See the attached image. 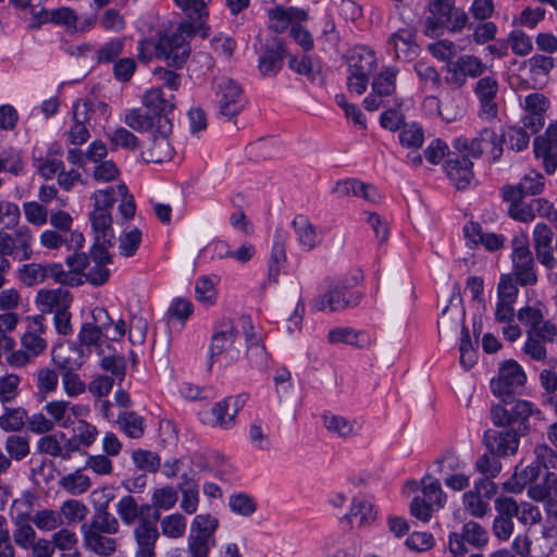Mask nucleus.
<instances>
[{"mask_svg": "<svg viewBox=\"0 0 557 557\" xmlns=\"http://www.w3.org/2000/svg\"><path fill=\"white\" fill-rule=\"evenodd\" d=\"M195 23H182L173 33L160 37L156 45L158 57L163 58L169 65L182 67L190 55L189 40L198 33L206 37L207 29L201 20Z\"/></svg>", "mask_w": 557, "mask_h": 557, "instance_id": "obj_1", "label": "nucleus"}, {"mask_svg": "<svg viewBox=\"0 0 557 557\" xmlns=\"http://www.w3.org/2000/svg\"><path fill=\"white\" fill-rule=\"evenodd\" d=\"M376 69L375 53L366 47L355 48L348 58V88L361 95L366 91L369 77Z\"/></svg>", "mask_w": 557, "mask_h": 557, "instance_id": "obj_2", "label": "nucleus"}, {"mask_svg": "<svg viewBox=\"0 0 557 557\" xmlns=\"http://www.w3.org/2000/svg\"><path fill=\"white\" fill-rule=\"evenodd\" d=\"M212 87L221 114L233 117L242 111L245 104L244 90L236 81L224 75L216 76Z\"/></svg>", "mask_w": 557, "mask_h": 557, "instance_id": "obj_3", "label": "nucleus"}, {"mask_svg": "<svg viewBox=\"0 0 557 557\" xmlns=\"http://www.w3.org/2000/svg\"><path fill=\"white\" fill-rule=\"evenodd\" d=\"M171 133V119L161 116L158 120V125L152 132L151 138L141 151V157L145 162L162 163L172 159L173 148L168 140Z\"/></svg>", "mask_w": 557, "mask_h": 557, "instance_id": "obj_4", "label": "nucleus"}, {"mask_svg": "<svg viewBox=\"0 0 557 557\" xmlns=\"http://www.w3.org/2000/svg\"><path fill=\"white\" fill-rule=\"evenodd\" d=\"M486 71L482 60L473 54H463L445 66V82L451 88H461L467 83V77H481Z\"/></svg>", "mask_w": 557, "mask_h": 557, "instance_id": "obj_5", "label": "nucleus"}, {"mask_svg": "<svg viewBox=\"0 0 557 557\" xmlns=\"http://www.w3.org/2000/svg\"><path fill=\"white\" fill-rule=\"evenodd\" d=\"M462 322L463 313L460 312L458 308H455V311L453 312V310L446 307L440 317L438 327L440 333H449L450 331H456L461 326L462 337L459 347L460 364L465 369H470L476 361V354L471 344L469 332L466 326L462 325Z\"/></svg>", "mask_w": 557, "mask_h": 557, "instance_id": "obj_6", "label": "nucleus"}, {"mask_svg": "<svg viewBox=\"0 0 557 557\" xmlns=\"http://www.w3.org/2000/svg\"><path fill=\"white\" fill-rule=\"evenodd\" d=\"M160 512L153 511L151 520L143 521L133 528V557H157V543L160 539L158 521Z\"/></svg>", "mask_w": 557, "mask_h": 557, "instance_id": "obj_7", "label": "nucleus"}, {"mask_svg": "<svg viewBox=\"0 0 557 557\" xmlns=\"http://www.w3.org/2000/svg\"><path fill=\"white\" fill-rule=\"evenodd\" d=\"M237 335L238 331L232 321L223 322L219 325L211 339V362H219L227 367L235 361V354L232 350V346Z\"/></svg>", "mask_w": 557, "mask_h": 557, "instance_id": "obj_8", "label": "nucleus"}, {"mask_svg": "<svg viewBox=\"0 0 557 557\" xmlns=\"http://www.w3.org/2000/svg\"><path fill=\"white\" fill-rule=\"evenodd\" d=\"M359 296H355L348 288L339 285L331 286L324 294L315 296L310 304L312 312H339L350 306L357 305Z\"/></svg>", "mask_w": 557, "mask_h": 557, "instance_id": "obj_9", "label": "nucleus"}, {"mask_svg": "<svg viewBox=\"0 0 557 557\" xmlns=\"http://www.w3.org/2000/svg\"><path fill=\"white\" fill-rule=\"evenodd\" d=\"M499 84L495 75L481 76L474 86V95L480 102L479 116L484 121H493L498 115L496 98Z\"/></svg>", "mask_w": 557, "mask_h": 557, "instance_id": "obj_10", "label": "nucleus"}, {"mask_svg": "<svg viewBox=\"0 0 557 557\" xmlns=\"http://www.w3.org/2000/svg\"><path fill=\"white\" fill-rule=\"evenodd\" d=\"M517 318L528 327L527 334H531L543 342H554L557 335V329L553 323L544 320L540 309L525 306L518 310Z\"/></svg>", "mask_w": 557, "mask_h": 557, "instance_id": "obj_11", "label": "nucleus"}, {"mask_svg": "<svg viewBox=\"0 0 557 557\" xmlns=\"http://www.w3.org/2000/svg\"><path fill=\"white\" fill-rule=\"evenodd\" d=\"M525 382V374L516 361L505 362L498 373V377L492 380L491 387L496 396L502 398L510 396Z\"/></svg>", "mask_w": 557, "mask_h": 557, "instance_id": "obj_12", "label": "nucleus"}, {"mask_svg": "<svg viewBox=\"0 0 557 557\" xmlns=\"http://www.w3.org/2000/svg\"><path fill=\"white\" fill-rule=\"evenodd\" d=\"M397 74V69L386 67L374 77L372 83V94H370L363 101L367 110L375 111L384 106L383 98L391 96L396 89Z\"/></svg>", "mask_w": 557, "mask_h": 557, "instance_id": "obj_13", "label": "nucleus"}, {"mask_svg": "<svg viewBox=\"0 0 557 557\" xmlns=\"http://www.w3.org/2000/svg\"><path fill=\"white\" fill-rule=\"evenodd\" d=\"M534 153L542 160L546 173L552 174L557 168V123L550 124L545 133L534 140Z\"/></svg>", "mask_w": 557, "mask_h": 557, "instance_id": "obj_14", "label": "nucleus"}, {"mask_svg": "<svg viewBox=\"0 0 557 557\" xmlns=\"http://www.w3.org/2000/svg\"><path fill=\"white\" fill-rule=\"evenodd\" d=\"M499 138L497 134L491 128H484L480 132L478 137L472 139H468L465 137H458L454 140V148L467 156L469 159L478 158L482 154L483 150L488 146H493L494 150H497L500 153L502 149L499 147Z\"/></svg>", "mask_w": 557, "mask_h": 557, "instance_id": "obj_15", "label": "nucleus"}, {"mask_svg": "<svg viewBox=\"0 0 557 557\" xmlns=\"http://www.w3.org/2000/svg\"><path fill=\"white\" fill-rule=\"evenodd\" d=\"M151 505H140L132 495L121 497L115 505L116 515L126 527H135L136 524L143 523V521L151 520Z\"/></svg>", "mask_w": 557, "mask_h": 557, "instance_id": "obj_16", "label": "nucleus"}, {"mask_svg": "<svg viewBox=\"0 0 557 557\" xmlns=\"http://www.w3.org/2000/svg\"><path fill=\"white\" fill-rule=\"evenodd\" d=\"M91 108L86 100H78L73 106L72 119L73 125L65 133L69 144L79 146L85 144L89 138V131L86 123L90 120Z\"/></svg>", "mask_w": 557, "mask_h": 557, "instance_id": "obj_17", "label": "nucleus"}, {"mask_svg": "<svg viewBox=\"0 0 557 557\" xmlns=\"http://www.w3.org/2000/svg\"><path fill=\"white\" fill-rule=\"evenodd\" d=\"M525 115L523 126L531 133H537L544 125V114L549 108L548 99L540 92H532L524 98L523 104Z\"/></svg>", "mask_w": 557, "mask_h": 557, "instance_id": "obj_18", "label": "nucleus"}, {"mask_svg": "<svg viewBox=\"0 0 557 557\" xmlns=\"http://www.w3.org/2000/svg\"><path fill=\"white\" fill-rule=\"evenodd\" d=\"M72 301L71 293L62 287L39 289L35 299L40 312L53 314L70 309Z\"/></svg>", "mask_w": 557, "mask_h": 557, "instance_id": "obj_19", "label": "nucleus"}, {"mask_svg": "<svg viewBox=\"0 0 557 557\" xmlns=\"http://www.w3.org/2000/svg\"><path fill=\"white\" fill-rule=\"evenodd\" d=\"M110 262L111 256L107 248L103 245H95L91 250L89 265L84 272L86 281L95 286L103 285L110 276V271L106 267Z\"/></svg>", "mask_w": 557, "mask_h": 557, "instance_id": "obj_20", "label": "nucleus"}, {"mask_svg": "<svg viewBox=\"0 0 557 557\" xmlns=\"http://www.w3.org/2000/svg\"><path fill=\"white\" fill-rule=\"evenodd\" d=\"M506 200L511 202L508 209L509 215L517 221L530 223L536 215L542 218L547 215L548 201L543 198H535L529 202L522 201V197Z\"/></svg>", "mask_w": 557, "mask_h": 557, "instance_id": "obj_21", "label": "nucleus"}, {"mask_svg": "<svg viewBox=\"0 0 557 557\" xmlns=\"http://www.w3.org/2000/svg\"><path fill=\"white\" fill-rule=\"evenodd\" d=\"M472 166L473 163L467 156L454 153L446 160L444 170L456 188L465 189L473 180Z\"/></svg>", "mask_w": 557, "mask_h": 557, "instance_id": "obj_22", "label": "nucleus"}, {"mask_svg": "<svg viewBox=\"0 0 557 557\" xmlns=\"http://www.w3.org/2000/svg\"><path fill=\"white\" fill-rule=\"evenodd\" d=\"M395 57L399 60L412 61L419 54L420 48L416 40V32L411 27H404L389 36Z\"/></svg>", "mask_w": 557, "mask_h": 557, "instance_id": "obj_23", "label": "nucleus"}, {"mask_svg": "<svg viewBox=\"0 0 557 557\" xmlns=\"http://www.w3.org/2000/svg\"><path fill=\"white\" fill-rule=\"evenodd\" d=\"M39 242L46 249L58 250L65 245L67 250L76 251L83 249L85 237L78 231L63 234L55 230H46L40 234Z\"/></svg>", "mask_w": 557, "mask_h": 557, "instance_id": "obj_24", "label": "nucleus"}, {"mask_svg": "<svg viewBox=\"0 0 557 557\" xmlns=\"http://www.w3.org/2000/svg\"><path fill=\"white\" fill-rule=\"evenodd\" d=\"M512 274L516 281L522 285H533L537 282L534 271V260L530 250L520 249L517 253H512Z\"/></svg>", "mask_w": 557, "mask_h": 557, "instance_id": "obj_25", "label": "nucleus"}, {"mask_svg": "<svg viewBox=\"0 0 557 557\" xmlns=\"http://www.w3.org/2000/svg\"><path fill=\"white\" fill-rule=\"evenodd\" d=\"M299 247L305 251L314 250L322 242L319 230L308 218L304 215L296 216L292 222Z\"/></svg>", "mask_w": 557, "mask_h": 557, "instance_id": "obj_26", "label": "nucleus"}, {"mask_svg": "<svg viewBox=\"0 0 557 557\" xmlns=\"http://www.w3.org/2000/svg\"><path fill=\"white\" fill-rule=\"evenodd\" d=\"M333 193L339 197H361L370 203H376L381 199L379 193L372 185L366 184L355 178L337 182L333 187Z\"/></svg>", "mask_w": 557, "mask_h": 557, "instance_id": "obj_27", "label": "nucleus"}, {"mask_svg": "<svg viewBox=\"0 0 557 557\" xmlns=\"http://www.w3.org/2000/svg\"><path fill=\"white\" fill-rule=\"evenodd\" d=\"M485 440L491 451L497 456L513 455L519 447V435L517 431L503 430L498 432H487Z\"/></svg>", "mask_w": 557, "mask_h": 557, "instance_id": "obj_28", "label": "nucleus"}, {"mask_svg": "<svg viewBox=\"0 0 557 557\" xmlns=\"http://www.w3.org/2000/svg\"><path fill=\"white\" fill-rule=\"evenodd\" d=\"M327 341L332 345L346 344L359 349L369 348L372 345L371 336L364 331L351 327H334L327 332Z\"/></svg>", "mask_w": 557, "mask_h": 557, "instance_id": "obj_29", "label": "nucleus"}, {"mask_svg": "<svg viewBox=\"0 0 557 557\" xmlns=\"http://www.w3.org/2000/svg\"><path fill=\"white\" fill-rule=\"evenodd\" d=\"M545 182L542 174L536 171H529L517 186H507L503 190L504 199H516L525 195L542 193Z\"/></svg>", "mask_w": 557, "mask_h": 557, "instance_id": "obj_30", "label": "nucleus"}, {"mask_svg": "<svg viewBox=\"0 0 557 557\" xmlns=\"http://www.w3.org/2000/svg\"><path fill=\"white\" fill-rule=\"evenodd\" d=\"M45 410L50 420L53 421V426L58 425L65 429L74 423L78 416L79 406L66 400H52L45 405Z\"/></svg>", "mask_w": 557, "mask_h": 557, "instance_id": "obj_31", "label": "nucleus"}, {"mask_svg": "<svg viewBox=\"0 0 557 557\" xmlns=\"http://www.w3.org/2000/svg\"><path fill=\"white\" fill-rule=\"evenodd\" d=\"M91 319L102 327L103 336L113 342L121 341L127 331L124 320L114 322L104 308L97 307L91 311Z\"/></svg>", "mask_w": 557, "mask_h": 557, "instance_id": "obj_32", "label": "nucleus"}, {"mask_svg": "<svg viewBox=\"0 0 557 557\" xmlns=\"http://www.w3.org/2000/svg\"><path fill=\"white\" fill-rule=\"evenodd\" d=\"M85 546L100 556H110L116 549V540L108 536L109 534L82 527Z\"/></svg>", "mask_w": 557, "mask_h": 557, "instance_id": "obj_33", "label": "nucleus"}, {"mask_svg": "<svg viewBox=\"0 0 557 557\" xmlns=\"http://www.w3.org/2000/svg\"><path fill=\"white\" fill-rule=\"evenodd\" d=\"M466 238L473 245L481 244L488 251H496L504 246L505 238L494 233H483L479 223L470 222L465 228Z\"/></svg>", "mask_w": 557, "mask_h": 557, "instance_id": "obj_34", "label": "nucleus"}, {"mask_svg": "<svg viewBox=\"0 0 557 557\" xmlns=\"http://www.w3.org/2000/svg\"><path fill=\"white\" fill-rule=\"evenodd\" d=\"M322 419L324 428L341 438H350L359 433L360 426L356 420L333 413H325Z\"/></svg>", "mask_w": 557, "mask_h": 557, "instance_id": "obj_35", "label": "nucleus"}, {"mask_svg": "<svg viewBox=\"0 0 557 557\" xmlns=\"http://www.w3.org/2000/svg\"><path fill=\"white\" fill-rule=\"evenodd\" d=\"M44 319L40 315L34 318L33 323L35 326L34 331L26 332L22 338V347L33 357L37 358L47 349V342L41 337V333H45L46 326Z\"/></svg>", "mask_w": 557, "mask_h": 557, "instance_id": "obj_36", "label": "nucleus"}, {"mask_svg": "<svg viewBox=\"0 0 557 557\" xmlns=\"http://www.w3.org/2000/svg\"><path fill=\"white\" fill-rule=\"evenodd\" d=\"M541 467L537 463H532L523 469L516 468L511 478L503 483V488L510 493H520L528 484L539 479Z\"/></svg>", "mask_w": 557, "mask_h": 557, "instance_id": "obj_37", "label": "nucleus"}, {"mask_svg": "<svg viewBox=\"0 0 557 557\" xmlns=\"http://www.w3.org/2000/svg\"><path fill=\"white\" fill-rule=\"evenodd\" d=\"M143 103L148 110H150L152 113L157 115V125L158 120L161 116L169 117V113H171L175 107L173 102V97H171L170 99L164 98V95L160 88L149 89L144 96Z\"/></svg>", "mask_w": 557, "mask_h": 557, "instance_id": "obj_38", "label": "nucleus"}, {"mask_svg": "<svg viewBox=\"0 0 557 557\" xmlns=\"http://www.w3.org/2000/svg\"><path fill=\"white\" fill-rule=\"evenodd\" d=\"M52 360L62 369V386L69 397H76L86 391V384L82 381L79 375L74 371L66 361L57 359L54 351L52 352Z\"/></svg>", "mask_w": 557, "mask_h": 557, "instance_id": "obj_39", "label": "nucleus"}, {"mask_svg": "<svg viewBox=\"0 0 557 557\" xmlns=\"http://www.w3.org/2000/svg\"><path fill=\"white\" fill-rule=\"evenodd\" d=\"M14 258L18 261L29 260L33 256L32 243L34 239L33 232L27 225L18 226L11 234Z\"/></svg>", "mask_w": 557, "mask_h": 557, "instance_id": "obj_40", "label": "nucleus"}, {"mask_svg": "<svg viewBox=\"0 0 557 557\" xmlns=\"http://www.w3.org/2000/svg\"><path fill=\"white\" fill-rule=\"evenodd\" d=\"M232 398H225L215 403L211 408L213 417L211 425L223 430H228L235 424L237 408L231 406Z\"/></svg>", "mask_w": 557, "mask_h": 557, "instance_id": "obj_41", "label": "nucleus"}, {"mask_svg": "<svg viewBox=\"0 0 557 557\" xmlns=\"http://www.w3.org/2000/svg\"><path fill=\"white\" fill-rule=\"evenodd\" d=\"M423 499L435 506L436 510L443 509L447 503V494L444 492L438 479L425 475L421 482Z\"/></svg>", "mask_w": 557, "mask_h": 557, "instance_id": "obj_42", "label": "nucleus"}, {"mask_svg": "<svg viewBox=\"0 0 557 557\" xmlns=\"http://www.w3.org/2000/svg\"><path fill=\"white\" fill-rule=\"evenodd\" d=\"M287 54L284 46L278 41L275 47L268 48L259 60V69L263 75H275L282 66V59Z\"/></svg>", "mask_w": 557, "mask_h": 557, "instance_id": "obj_43", "label": "nucleus"}, {"mask_svg": "<svg viewBox=\"0 0 557 557\" xmlns=\"http://www.w3.org/2000/svg\"><path fill=\"white\" fill-rule=\"evenodd\" d=\"M82 527H87L107 534H116L120 531L117 518L113 516L107 507L99 509L92 517L90 523L83 524Z\"/></svg>", "mask_w": 557, "mask_h": 557, "instance_id": "obj_44", "label": "nucleus"}, {"mask_svg": "<svg viewBox=\"0 0 557 557\" xmlns=\"http://www.w3.org/2000/svg\"><path fill=\"white\" fill-rule=\"evenodd\" d=\"M12 537L17 547L28 550L36 541L37 533L26 519L18 517L14 520Z\"/></svg>", "mask_w": 557, "mask_h": 557, "instance_id": "obj_45", "label": "nucleus"}, {"mask_svg": "<svg viewBox=\"0 0 557 557\" xmlns=\"http://www.w3.org/2000/svg\"><path fill=\"white\" fill-rule=\"evenodd\" d=\"M59 485L71 495L76 496L86 493L91 486V481L88 475L78 469L73 473L62 476Z\"/></svg>", "mask_w": 557, "mask_h": 557, "instance_id": "obj_46", "label": "nucleus"}, {"mask_svg": "<svg viewBox=\"0 0 557 557\" xmlns=\"http://www.w3.org/2000/svg\"><path fill=\"white\" fill-rule=\"evenodd\" d=\"M90 222L97 235V240H103L111 245L112 239V216L110 212L103 210H92L90 212Z\"/></svg>", "mask_w": 557, "mask_h": 557, "instance_id": "obj_47", "label": "nucleus"}, {"mask_svg": "<svg viewBox=\"0 0 557 557\" xmlns=\"http://www.w3.org/2000/svg\"><path fill=\"white\" fill-rule=\"evenodd\" d=\"M460 534L461 537L465 539L466 543L470 544L474 548H483L490 541L486 529L473 520H470L462 525Z\"/></svg>", "mask_w": 557, "mask_h": 557, "instance_id": "obj_48", "label": "nucleus"}, {"mask_svg": "<svg viewBox=\"0 0 557 557\" xmlns=\"http://www.w3.org/2000/svg\"><path fill=\"white\" fill-rule=\"evenodd\" d=\"M462 505L471 517L478 519L485 517L490 511L488 502L483 499V496L474 487L462 495Z\"/></svg>", "mask_w": 557, "mask_h": 557, "instance_id": "obj_49", "label": "nucleus"}, {"mask_svg": "<svg viewBox=\"0 0 557 557\" xmlns=\"http://www.w3.org/2000/svg\"><path fill=\"white\" fill-rule=\"evenodd\" d=\"M27 411L22 407L4 408L0 416V429L5 432H18L25 424Z\"/></svg>", "mask_w": 557, "mask_h": 557, "instance_id": "obj_50", "label": "nucleus"}, {"mask_svg": "<svg viewBox=\"0 0 557 557\" xmlns=\"http://www.w3.org/2000/svg\"><path fill=\"white\" fill-rule=\"evenodd\" d=\"M5 451L15 461H21L30 453L29 436L11 434L5 440Z\"/></svg>", "mask_w": 557, "mask_h": 557, "instance_id": "obj_51", "label": "nucleus"}, {"mask_svg": "<svg viewBox=\"0 0 557 557\" xmlns=\"http://www.w3.org/2000/svg\"><path fill=\"white\" fill-rule=\"evenodd\" d=\"M162 534L172 540L184 536L187 528L186 518L182 513H172L161 519Z\"/></svg>", "mask_w": 557, "mask_h": 557, "instance_id": "obj_52", "label": "nucleus"}, {"mask_svg": "<svg viewBox=\"0 0 557 557\" xmlns=\"http://www.w3.org/2000/svg\"><path fill=\"white\" fill-rule=\"evenodd\" d=\"M132 460L139 471L157 473L161 467L160 456L148 449H136L132 453Z\"/></svg>", "mask_w": 557, "mask_h": 557, "instance_id": "obj_53", "label": "nucleus"}, {"mask_svg": "<svg viewBox=\"0 0 557 557\" xmlns=\"http://www.w3.org/2000/svg\"><path fill=\"white\" fill-rule=\"evenodd\" d=\"M219 527V520L210 513L197 515L191 524L190 533L208 540H214V532Z\"/></svg>", "mask_w": 557, "mask_h": 557, "instance_id": "obj_54", "label": "nucleus"}, {"mask_svg": "<svg viewBox=\"0 0 557 557\" xmlns=\"http://www.w3.org/2000/svg\"><path fill=\"white\" fill-rule=\"evenodd\" d=\"M61 518L67 524L78 523L86 519L88 515L87 506L77 499H67L60 507Z\"/></svg>", "mask_w": 557, "mask_h": 557, "instance_id": "obj_55", "label": "nucleus"}, {"mask_svg": "<svg viewBox=\"0 0 557 557\" xmlns=\"http://www.w3.org/2000/svg\"><path fill=\"white\" fill-rule=\"evenodd\" d=\"M59 386V373L49 367H42L36 374V387L39 395L44 397L53 393Z\"/></svg>", "mask_w": 557, "mask_h": 557, "instance_id": "obj_56", "label": "nucleus"}, {"mask_svg": "<svg viewBox=\"0 0 557 557\" xmlns=\"http://www.w3.org/2000/svg\"><path fill=\"white\" fill-rule=\"evenodd\" d=\"M30 520L39 530L47 532L55 530L64 523L60 511L53 509L38 510Z\"/></svg>", "mask_w": 557, "mask_h": 557, "instance_id": "obj_57", "label": "nucleus"}, {"mask_svg": "<svg viewBox=\"0 0 557 557\" xmlns=\"http://www.w3.org/2000/svg\"><path fill=\"white\" fill-rule=\"evenodd\" d=\"M117 423L121 430L132 438H140L144 435V419L135 412L120 414Z\"/></svg>", "mask_w": 557, "mask_h": 557, "instance_id": "obj_58", "label": "nucleus"}, {"mask_svg": "<svg viewBox=\"0 0 557 557\" xmlns=\"http://www.w3.org/2000/svg\"><path fill=\"white\" fill-rule=\"evenodd\" d=\"M177 498V491L172 486L156 488L151 496V506L158 512L160 509L170 510L175 506Z\"/></svg>", "mask_w": 557, "mask_h": 557, "instance_id": "obj_59", "label": "nucleus"}, {"mask_svg": "<svg viewBox=\"0 0 557 557\" xmlns=\"http://www.w3.org/2000/svg\"><path fill=\"white\" fill-rule=\"evenodd\" d=\"M112 149L123 148L135 150L138 147V138L125 127H117L108 135Z\"/></svg>", "mask_w": 557, "mask_h": 557, "instance_id": "obj_60", "label": "nucleus"}, {"mask_svg": "<svg viewBox=\"0 0 557 557\" xmlns=\"http://www.w3.org/2000/svg\"><path fill=\"white\" fill-rule=\"evenodd\" d=\"M124 39L113 38L110 41L103 44L96 52V60L98 63H111L116 62L117 58L123 53Z\"/></svg>", "mask_w": 557, "mask_h": 557, "instance_id": "obj_61", "label": "nucleus"}, {"mask_svg": "<svg viewBox=\"0 0 557 557\" xmlns=\"http://www.w3.org/2000/svg\"><path fill=\"white\" fill-rule=\"evenodd\" d=\"M20 280L26 286H35L44 283L46 278L45 263L24 264L18 271Z\"/></svg>", "mask_w": 557, "mask_h": 557, "instance_id": "obj_62", "label": "nucleus"}, {"mask_svg": "<svg viewBox=\"0 0 557 557\" xmlns=\"http://www.w3.org/2000/svg\"><path fill=\"white\" fill-rule=\"evenodd\" d=\"M102 336V327L92 320L82 324L78 333V343L86 347L98 346Z\"/></svg>", "mask_w": 557, "mask_h": 557, "instance_id": "obj_63", "label": "nucleus"}, {"mask_svg": "<svg viewBox=\"0 0 557 557\" xmlns=\"http://www.w3.org/2000/svg\"><path fill=\"white\" fill-rule=\"evenodd\" d=\"M215 545V540H208L202 536L189 533L187 548L190 557H209L210 549Z\"/></svg>", "mask_w": 557, "mask_h": 557, "instance_id": "obj_64", "label": "nucleus"}]
</instances>
